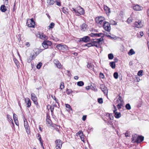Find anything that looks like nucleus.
Wrapping results in <instances>:
<instances>
[{
	"label": "nucleus",
	"instance_id": "nucleus-59",
	"mask_svg": "<svg viewBox=\"0 0 149 149\" xmlns=\"http://www.w3.org/2000/svg\"><path fill=\"white\" fill-rule=\"evenodd\" d=\"M14 61L15 64L17 66L19 64V63L18 61L16 59H14Z\"/></svg>",
	"mask_w": 149,
	"mask_h": 149
},
{
	"label": "nucleus",
	"instance_id": "nucleus-4",
	"mask_svg": "<svg viewBox=\"0 0 149 149\" xmlns=\"http://www.w3.org/2000/svg\"><path fill=\"white\" fill-rule=\"evenodd\" d=\"M104 19V17L100 16L96 17L95 21L97 23L101 24Z\"/></svg>",
	"mask_w": 149,
	"mask_h": 149
},
{
	"label": "nucleus",
	"instance_id": "nucleus-17",
	"mask_svg": "<svg viewBox=\"0 0 149 149\" xmlns=\"http://www.w3.org/2000/svg\"><path fill=\"white\" fill-rule=\"evenodd\" d=\"M87 25L85 24H83L81 26V30L83 31H85L87 30Z\"/></svg>",
	"mask_w": 149,
	"mask_h": 149
},
{
	"label": "nucleus",
	"instance_id": "nucleus-47",
	"mask_svg": "<svg viewBox=\"0 0 149 149\" xmlns=\"http://www.w3.org/2000/svg\"><path fill=\"white\" fill-rule=\"evenodd\" d=\"M66 107L67 108H68V111H70L72 109V108L70 105L68 104H66Z\"/></svg>",
	"mask_w": 149,
	"mask_h": 149
},
{
	"label": "nucleus",
	"instance_id": "nucleus-64",
	"mask_svg": "<svg viewBox=\"0 0 149 149\" xmlns=\"http://www.w3.org/2000/svg\"><path fill=\"white\" fill-rule=\"evenodd\" d=\"M14 121L16 125H19V122L18 120H14Z\"/></svg>",
	"mask_w": 149,
	"mask_h": 149
},
{
	"label": "nucleus",
	"instance_id": "nucleus-13",
	"mask_svg": "<svg viewBox=\"0 0 149 149\" xmlns=\"http://www.w3.org/2000/svg\"><path fill=\"white\" fill-rule=\"evenodd\" d=\"M25 102L27 104V107L28 108L30 107L31 105V101L29 98H27L25 99Z\"/></svg>",
	"mask_w": 149,
	"mask_h": 149
},
{
	"label": "nucleus",
	"instance_id": "nucleus-5",
	"mask_svg": "<svg viewBox=\"0 0 149 149\" xmlns=\"http://www.w3.org/2000/svg\"><path fill=\"white\" fill-rule=\"evenodd\" d=\"M55 143L56 144V149H61L62 144V141L60 139H57L55 141Z\"/></svg>",
	"mask_w": 149,
	"mask_h": 149
},
{
	"label": "nucleus",
	"instance_id": "nucleus-50",
	"mask_svg": "<svg viewBox=\"0 0 149 149\" xmlns=\"http://www.w3.org/2000/svg\"><path fill=\"white\" fill-rule=\"evenodd\" d=\"M143 71L142 70H140L139 71L138 73V75L140 76H141L142 75Z\"/></svg>",
	"mask_w": 149,
	"mask_h": 149
},
{
	"label": "nucleus",
	"instance_id": "nucleus-12",
	"mask_svg": "<svg viewBox=\"0 0 149 149\" xmlns=\"http://www.w3.org/2000/svg\"><path fill=\"white\" fill-rule=\"evenodd\" d=\"M133 8L134 10L136 11H140L143 9L142 7L140 6L138 4L133 6Z\"/></svg>",
	"mask_w": 149,
	"mask_h": 149
},
{
	"label": "nucleus",
	"instance_id": "nucleus-14",
	"mask_svg": "<svg viewBox=\"0 0 149 149\" xmlns=\"http://www.w3.org/2000/svg\"><path fill=\"white\" fill-rule=\"evenodd\" d=\"M104 9L106 13V14L108 15L110 13V9L108 8L107 6L104 5Z\"/></svg>",
	"mask_w": 149,
	"mask_h": 149
},
{
	"label": "nucleus",
	"instance_id": "nucleus-25",
	"mask_svg": "<svg viewBox=\"0 0 149 149\" xmlns=\"http://www.w3.org/2000/svg\"><path fill=\"white\" fill-rule=\"evenodd\" d=\"M109 64L112 68H115L116 67V64L115 62H111Z\"/></svg>",
	"mask_w": 149,
	"mask_h": 149
},
{
	"label": "nucleus",
	"instance_id": "nucleus-49",
	"mask_svg": "<svg viewBox=\"0 0 149 149\" xmlns=\"http://www.w3.org/2000/svg\"><path fill=\"white\" fill-rule=\"evenodd\" d=\"M122 105V103L121 102V103H120L119 104H118L117 105V108L118 109H120L121 108V106Z\"/></svg>",
	"mask_w": 149,
	"mask_h": 149
},
{
	"label": "nucleus",
	"instance_id": "nucleus-39",
	"mask_svg": "<svg viewBox=\"0 0 149 149\" xmlns=\"http://www.w3.org/2000/svg\"><path fill=\"white\" fill-rule=\"evenodd\" d=\"M118 73L117 72H115L113 73V77L115 79H117L118 77Z\"/></svg>",
	"mask_w": 149,
	"mask_h": 149
},
{
	"label": "nucleus",
	"instance_id": "nucleus-28",
	"mask_svg": "<svg viewBox=\"0 0 149 149\" xmlns=\"http://www.w3.org/2000/svg\"><path fill=\"white\" fill-rule=\"evenodd\" d=\"M106 116H109V119L110 120H112L113 119V116L112 114L106 113Z\"/></svg>",
	"mask_w": 149,
	"mask_h": 149
},
{
	"label": "nucleus",
	"instance_id": "nucleus-10",
	"mask_svg": "<svg viewBox=\"0 0 149 149\" xmlns=\"http://www.w3.org/2000/svg\"><path fill=\"white\" fill-rule=\"evenodd\" d=\"M54 62L58 68L60 69H62V65L59 61L57 60H55L54 61Z\"/></svg>",
	"mask_w": 149,
	"mask_h": 149
},
{
	"label": "nucleus",
	"instance_id": "nucleus-3",
	"mask_svg": "<svg viewBox=\"0 0 149 149\" xmlns=\"http://www.w3.org/2000/svg\"><path fill=\"white\" fill-rule=\"evenodd\" d=\"M56 47L59 50H67L68 49V47L67 45H62L61 44H58Z\"/></svg>",
	"mask_w": 149,
	"mask_h": 149
},
{
	"label": "nucleus",
	"instance_id": "nucleus-51",
	"mask_svg": "<svg viewBox=\"0 0 149 149\" xmlns=\"http://www.w3.org/2000/svg\"><path fill=\"white\" fill-rule=\"evenodd\" d=\"M100 77V78L104 79V74L101 72L99 74Z\"/></svg>",
	"mask_w": 149,
	"mask_h": 149
},
{
	"label": "nucleus",
	"instance_id": "nucleus-34",
	"mask_svg": "<svg viewBox=\"0 0 149 149\" xmlns=\"http://www.w3.org/2000/svg\"><path fill=\"white\" fill-rule=\"evenodd\" d=\"M36 136L39 141L40 142H41V141H42V139L40 135L39 134H38L36 135Z\"/></svg>",
	"mask_w": 149,
	"mask_h": 149
},
{
	"label": "nucleus",
	"instance_id": "nucleus-63",
	"mask_svg": "<svg viewBox=\"0 0 149 149\" xmlns=\"http://www.w3.org/2000/svg\"><path fill=\"white\" fill-rule=\"evenodd\" d=\"M89 35L91 37H95V33H91Z\"/></svg>",
	"mask_w": 149,
	"mask_h": 149
},
{
	"label": "nucleus",
	"instance_id": "nucleus-15",
	"mask_svg": "<svg viewBox=\"0 0 149 149\" xmlns=\"http://www.w3.org/2000/svg\"><path fill=\"white\" fill-rule=\"evenodd\" d=\"M135 27L137 28L141 27L142 26L141 22L139 21H138V22H135Z\"/></svg>",
	"mask_w": 149,
	"mask_h": 149
},
{
	"label": "nucleus",
	"instance_id": "nucleus-22",
	"mask_svg": "<svg viewBox=\"0 0 149 149\" xmlns=\"http://www.w3.org/2000/svg\"><path fill=\"white\" fill-rule=\"evenodd\" d=\"M87 67L88 68L91 70L93 69V66L92 64L90 63H88L87 65Z\"/></svg>",
	"mask_w": 149,
	"mask_h": 149
},
{
	"label": "nucleus",
	"instance_id": "nucleus-18",
	"mask_svg": "<svg viewBox=\"0 0 149 149\" xmlns=\"http://www.w3.org/2000/svg\"><path fill=\"white\" fill-rule=\"evenodd\" d=\"M56 105L55 104H53L51 105L50 107V110L52 114L54 113L53 111L54 109V107H56Z\"/></svg>",
	"mask_w": 149,
	"mask_h": 149
},
{
	"label": "nucleus",
	"instance_id": "nucleus-46",
	"mask_svg": "<svg viewBox=\"0 0 149 149\" xmlns=\"http://www.w3.org/2000/svg\"><path fill=\"white\" fill-rule=\"evenodd\" d=\"M98 102L100 104H102L103 103V101L102 98H99L97 100Z\"/></svg>",
	"mask_w": 149,
	"mask_h": 149
},
{
	"label": "nucleus",
	"instance_id": "nucleus-23",
	"mask_svg": "<svg viewBox=\"0 0 149 149\" xmlns=\"http://www.w3.org/2000/svg\"><path fill=\"white\" fill-rule=\"evenodd\" d=\"M103 37H102L100 38L95 39V41H96V43H97L98 44H99L100 43V42L103 41L104 40Z\"/></svg>",
	"mask_w": 149,
	"mask_h": 149
},
{
	"label": "nucleus",
	"instance_id": "nucleus-52",
	"mask_svg": "<svg viewBox=\"0 0 149 149\" xmlns=\"http://www.w3.org/2000/svg\"><path fill=\"white\" fill-rule=\"evenodd\" d=\"M46 120L47 123H48V124L51 125L52 123V121L50 119H46Z\"/></svg>",
	"mask_w": 149,
	"mask_h": 149
},
{
	"label": "nucleus",
	"instance_id": "nucleus-43",
	"mask_svg": "<svg viewBox=\"0 0 149 149\" xmlns=\"http://www.w3.org/2000/svg\"><path fill=\"white\" fill-rule=\"evenodd\" d=\"M133 19L132 17H130L128 18L127 20V22L129 23H130L133 21Z\"/></svg>",
	"mask_w": 149,
	"mask_h": 149
},
{
	"label": "nucleus",
	"instance_id": "nucleus-42",
	"mask_svg": "<svg viewBox=\"0 0 149 149\" xmlns=\"http://www.w3.org/2000/svg\"><path fill=\"white\" fill-rule=\"evenodd\" d=\"M26 132L28 134H30L31 133L29 127L25 128Z\"/></svg>",
	"mask_w": 149,
	"mask_h": 149
},
{
	"label": "nucleus",
	"instance_id": "nucleus-48",
	"mask_svg": "<svg viewBox=\"0 0 149 149\" xmlns=\"http://www.w3.org/2000/svg\"><path fill=\"white\" fill-rule=\"evenodd\" d=\"M13 118L14 120H17V115L15 113H13Z\"/></svg>",
	"mask_w": 149,
	"mask_h": 149
},
{
	"label": "nucleus",
	"instance_id": "nucleus-19",
	"mask_svg": "<svg viewBox=\"0 0 149 149\" xmlns=\"http://www.w3.org/2000/svg\"><path fill=\"white\" fill-rule=\"evenodd\" d=\"M0 10L3 12H5L7 10L6 6L4 5H2L1 6Z\"/></svg>",
	"mask_w": 149,
	"mask_h": 149
},
{
	"label": "nucleus",
	"instance_id": "nucleus-20",
	"mask_svg": "<svg viewBox=\"0 0 149 149\" xmlns=\"http://www.w3.org/2000/svg\"><path fill=\"white\" fill-rule=\"evenodd\" d=\"M137 136H137V135L136 134H135L132 135V142L134 143L136 142V139Z\"/></svg>",
	"mask_w": 149,
	"mask_h": 149
},
{
	"label": "nucleus",
	"instance_id": "nucleus-24",
	"mask_svg": "<svg viewBox=\"0 0 149 149\" xmlns=\"http://www.w3.org/2000/svg\"><path fill=\"white\" fill-rule=\"evenodd\" d=\"M135 54V52L133 49H130L128 52V54L129 56Z\"/></svg>",
	"mask_w": 149,
	"mask_h": 149
},
{
	"label": "nucleus",
	"instance_id": "nucleus-58",
	"mask_svg": "<svg viewBox=\"0 0 149 149\" xmlns=\"http://www.w3.org/2000/svg\"><path fill=\"white\" fill-rule=\"evenodd\" d=\"M96 42L95 41H93V42H92L91 43V44L92 46H95V44L96 43Z\"/></svg>",
	"mask_w": 149,
	"mask_h": 149
},
{
	"label": "nucleus",
	"instance_id": "nucleus-62",
	"mask_svg": "<svg viewBox=\"0 0 149 149\" xmlns=\"http://www.w3.org/2000/svg\"><path fill=\"white\" fill-rule=\"evenodd\" d=\"M95 46L96 47H100V45L98 44L97 43H96L95 45Z\"/></svg>",
	"mask_w": 149,
	"mask_h": 149
},
{
	"label": "nucleus",
	"instance_id": "nucleus-61",
	"mask_svg": "<svg viewBox=\"0 0 149 149\" xmlns=\"http://www.w3.org/2000/svg\"><path fill=\"white\" fill-rule=\"evenodd\" d=\"M72 9L73 11L74 12V13L77 14V13H79L78 11L76 10V8H72Z\"/></svg>",
	"mask_w": 149,
	"mask_h": 149
},
{
	"label": "nucleus",
	"instance_id": "nucleus-55",
	"mask_svg": "<svg viewBox=\"0 0 149 149\" xmlns=\"http://www.w3.org/2000/svg\"><path fill=\"white\" fill-rule=\"evenodd\" d=\"M35 58V56L34 55H33L31 56H30L29 57V58L31 60H33Z\"/></svg>",
	"mask_w": 149,
	"mask_h": 149
},
{
	"label": "nucleus",
	"instance_id": "nucleus-1",
	"mask_svg": "<svg viewBox=\"0 0 149 149\" xmlns=\"http://www.w3.org/2000/svg\"><path fill=\"white\" fill-rule=\"evenodd\" d=\"M103 27L107 31L109 32L111 29L110 24L109 22L104 21L103 22Z\"/></svg>",
	"mask_w": 149,
	"mask_h": 149
},
{
	"label": "nucleus",
	"instance_id": "nucleus-45",
	"mask_svg": "<svg viewBox=\"0 0 149 149\" xmlns=\"http://www.w3.org/2000/svg\"><path fill=\"white\" fill-rule=\"evenodd\" d=\"M45 41L46 43H47V45H48V46H50L52 45V43L51 41H49V40H45Z\"/></svg>",
	"mask_w": 149,
	"mask_h": 149
},
{
	"label": "nucleus",
	"instance_id": "nucleus-57",
	"mask_svg": "<svg viewBox=\"0 0 149 149\" xmlns=\"http://www.w3.org/2000/svg\"><path fill=\"white\" fill-rule=\"evenodd\" d=\"M4 1V3L6 5H8V0H3Z\"/></svg>",
	"mask_w": 149,
	"mask_h": 149
},
{
	"label": "nucleus",
	"instance_id": "nucleus-60",
	"mask_svg": "<svg viewBox=\"0 0 149 149\" xmlns=\"http://www.w3.org/2000/svg\"><path fill=\"white\" fill-rule=\"evenodd\" d=\"M86 115L83 116L82 118V120L83 121H85L86 120Z\"/></svg>",
	"mask_w": 149,
	"mask_h": 149
},
{
	"label": "nucleus",
	"instance_id": "nucleus-33",
	"mask_svg": "<svg viewBox=\"0 0 149 149\" xmlns=\"http://www.w3.org/2000/svg\"><path fill=\"white\" fill-rule=\"evenodd\" d=\"M125 107L128 110H129L131 109V106L129 103L126 104L125 105Z\"/></svg>",
	"mask_w": 149,
	"mask_h": 149
},
{
	"label": "nucleus",
	"instance_id": "nucleus-27",
	"mask_svg": "<svg viewBox=\"0 0 149 149\" xmlns=\"http://www.w3.org/2000/svg\"><path fill=\"white\" fill-rule=\"evenodd\" d=\"M54 1L53 0H47V3L48 5H52L54 3Z\"/></svg>",
	"mask_w": 149,
	"mask_h": 149
},
{
	"label": "nucleus",
	"instance_id": "nucleus-31",
	"mask_svg": "<svg viewBox=\"0 0 149 149\" xmlns=\"http://www.w3.org/2000/svg\"><path fill=\"white\" fill-rule=\"evenodd\" d=\"M55 24L53 22H52L50 24V25L48 26V29H52L53 28Z\"/></svg>",
	"mask_w": 149,
	"mask_h": 149
},
{
	"label": "nucleus",
	"instance_id": "nucleus-41",
	"mask_svg": "<svg viewBox=\"0 0 149 149\" xmlns=\"http://www.w3.org/2000/svg\"><path fill=\"white\" fill-rule=\"evenodd\" d=\"M42 65V63L40 62L36 66V68L38 69L40 68Z\"/></svg>",
	"mask_w": 149,
	"mask_h": 149
},
{
	"label": "nucleus",
	"instance_id": "nucleus-29",
	"mask_svg": "<svg viewBox=\"0 0 149 149\" xmlns=\"http://www.w3.org/2000/svg\"><path fill=\"white\" fill-rule=\"evenodd\" d=\"M42 45L43 47L45 49L48 48V46L47 45V43H46L45 41H44L42 43Z\"/></svg>",
	"mask_w": 149,
	"mask_h": 149
},
{
	"label": "nucleus",
	"instance_id": "nucleus-36",
	"mask_svg": "<svg viewBox=\"0 0 149 149\" xmlns=\"http://www.w3.org/2000/svg\"><path fill=\"white\" fill-rule=\"evenodd\" d=\"M108 58L109 59H112L113 58V55L112 54H109L108 55Z\"/></svg>",
	"mask_w": 149,
	"mask_h": 149
},
{
	"label": "nucleus",
	"instance_id": "nucleus-35",
	"mask_svg": "<svg viewBox=\"0 0 149 149\" xmlns=\"http://www.w3.org/2000/svg\"><path fill=\"white\" fill-rule=\"evenodd\" d=\"M79 136L81 141H84V136L83 135V134L82 132L81 133H80V134L79 135Z\"/></svg>",
	"mask_w": 149,
	"mask_h": 149
},
{
	"label": "nucleus",
	"instance_id": "nucleus-44",
	"mask_svg": "<svg viewBox=\"0 0 149 149\" xmlns=\"http://www.w3.org/2000/svg\"><path fill=\"white\" fill-rule=\"evenodd\" d=\"M72 92V91L71 89H67L66 90V93L68 95H69Z\"/></svg>",
	"mask_w": 149,
	"mask_h": 149
},
{
	"label": "nucleus",
	"instance_id": "nucleus-30",
	"mask_svg": "<svg viewBox=\"0 0 149 149\" xmlns=\"http://www.w3.org/2000/svg\"><path fill=\"white\" fill-rule=\"evenodd\" d=\"M44 49H36V50H37V51H36V56H37V55L39 54L40 53H41L43 50Z\"/></svg>",
	"mask_w": 149,
	"mask_h": 149
},
{
	"label": "nucleus",
	"instance_id": "nucleus-53",
	"mask_svg": "<svg viewBox=\"0 0 149 149\" xmlns=\"http://www.w3.org/2000/svg\"><path fill=\"white\" fill-rule=\"evenodd\" d=\"M56 2L57 5L59 6H61V2L57 0L56 1Z\"/></svg>",
	"mask_w": 149,
	"mask_h": 149
},
{
	"label": "nucleus",
	"instance_id": "nucleus-54",
	"mask_svg": "<svg viewBox=\"0 0 149 149\" xmlns=\"http://www.w3.org/2000/svg\"><path fill=\"white\" fill-rule=\"evenodd\" d=\"M121 97L120 95L119 96L118 98V99L117 101L118 102L119 101H120V103H121V102L122 103V100H121Z\"/></svg>",
	"mask_w": 149,
	"mask_h": 149
},
{
	"label": "nucleus",
	"instance_id": "nucleus-56",
	"mask_svg": "<svg viewBox=\"0 0 149 149\" xmlns=\"http://www.w3.org/2000/svg\"><path fill=\"white\" fill-rule=\"evenodd\" d=\"M85 13L83 9H81V13H78V14H79L80 15H84Z\"/></svg>",
	"mask_w": 149,
	"mask_h": 149
},
{
	"label": "nucleus",
	"instance_id": "nucleus-7",
	"mask_svg": "<svg viewBox=\"0 0 149 149\" xmlns=\"http://www.w3.org/2000/svg\"><path fill=\"white\" fill-rule=\"evenodd\" d=\"M113 107V113L114 114L115 117L117 118H119L121 117V113H118V112L116 111L117 109L116 106L114 105Z\"/></svg>",
	"mask_w": 149,
	"mask_h": 149
},
{
	"label": "nucleus",
	"instance_id": "nucleus-40",
	"mask_svg": "<svg viewBox=\"0 0 149 149\" xmlns=\"http://www.w3.org/2000/svg\"><path fill=\"white\" fill-rule=\"evenodd\" d=\"M142 104V100L141 99H139V104L137 105V107H141Z\"/></svg>",
	"mask_w": 149,
	"mask_h": 149
},
{
	"label": "nucleus",
	"instance_id": "nucleus-26",
	"mask_svg": "<svg viewBox=\"0 0 149 149\" xmlns=\"http://www.w3.org/2000/svg\"><path fill=\"white\" fill-rule=\"evenodd\" d=\"M24 125L25 128H26V127H29L26 120V119H24Z\"/></svg>",
	"mask_w": 149,
	"mask_h": 149
},
{
	"label": "nucleus",
	"instance_id": "nucleus-8",
	"mask_svg": "<svg viewBox=\"0 0 149 149\" xmlns=\"http://www.w3.org/2000/svg\"><path fill=\"white\" fill-rule=\"evenodd\" d=\"M100 88L105 94H107L108 93L107 88L104 85L102 84L101 85Z\"/></svg>",
	"mask_w": 149,
	"mask_h": 149
},
{
	"label": "nucleus",
	"instance_id": "nucleus-32",
	"mask_svg": "<svg viewBox=\"0 0 149 149\" xmlns=\"http://www.w3.org/2000/svg\"><path fill=\"white\" fill-rule=\"evenodd\" d=\"M77 85L79 86H81L84 85V83L82 81H79L77 82Z\"/></svg>",
	"mask_w": 149,
	"mask_h": 149
},
{
	"label": "nucleus",
	"instance_id": "nucleus-9",
	"mask_svg": "<svg viewBox=\"0 0 149 149\" xmlns=\"http://www.w3.org/2000/svg\"><path fill=\"white\" fill-rule=\"evenodd\" d=\"M90 38L88 36H85L84 37L80 39V40L79 41V42L81 41L84 42L85 43L88 42L90 41Z\"/></svg>",
	"mask_w": 149,
	"mask_h": 149
},
{
	"label": "nucleus",
	"instance_id": "nucleus-6",
	"mask_svg": "<svg viewBox=\"0 0 149 149\" xmlns=\"http://www.w3.org/2000/svg\"><path fill=\"white\" fill-rule=\"evenodd\" d=\"M31 99L33 101L35 104L36 105H38V103L37 102V97L34 93H32L31 94Z\"/></svg>",
	"mask_w": 149,
	"mask_h": 149
},
{
	"label": "nucleus",
	"instance_id": "nucleus-11",
	"mask_svg": "<svg viewBox=\"0 0 149 149\" xmlns=\"http://www.w3.org/2000/svg\"><path fill=\"white\" fill-rule=\"evenodd\" d=\"M144 137L142 136H139L137 137L136 142L138 143L142 142L144 140Z\"/></svg>",
	"mask_w": 149,
	"mask_h": 149
},
{
	"label": "nucleus",
	"instance_id": "nucleus-2",
	"mask_svg": "<svg viewBox=\"0 0 149 149\" xmlns=\"http://www.w3.org/2000/svg\"><path fill=\"white\" fill-rule=\"evenodd\" d=\"M26 24L29 27L34 28L35 27V22L33 18L28 19Z\"/></svg>",
	"mask_w": 149,
	"mask_h": 149
},
{
	"label": "nucleus",
	"instance_id": "nucleus-38",
	"mask_svg": "<svg viewBox=\"0 0 149 149\" xmlns=\"http://www.w3.org/2000/svg\"><path fill=\"white\" fill-rule=\"evenodd\" d=\"M110 25H116V24L117 23L116 22L114 21L113 20H111L110 21Z\"/></svg>",
	"mask_w": 149,
	"mask_h": 149
},
{
	"label": "nucleus",
	"instance_id": "nucleus-16",
	"mask_svg": "<svg viewBox=\"0 0 149 149\" xmlns=\"http://www.w3.org/2000/svg\"><path fill=\"white\" fill-rule=\"evenodd\" d=\"M39 37L40 38L42 39L47 40L48 38L47 36L42 33H41L39 34Z\"/></svg>",
	"mask_w": 149,
	"mask_h": 149
},
{
	"label": "nucleus",
	"instance_id": "nucleus-21",
	"mask_svg": "<svg viewBox=\"0 0 149 149\" xmlns=\"http://www.w3.org/2000/svg\"><path fill=\"white\" fill-rule=\"evenodd\" d=\"M104 34L102 33H95V37H104Z\"/></svg>",
	"mask_w": 149,
	"mask_h": 149
},
{
	"label": "nucleus",
	"instance_id": "nucleus-37",
	"mask_svg": "<svg viewBox=\"0 0 149 149\" xmlns=\"http://www.w3.org/2000/svg\"><path fill=\"white\" fill-rule=\"evenodd\" d=\"M64 88V83L63 82H61L60 84V88L61 90H62Z\"/></svg>",
	"mask_w": 149,
	"mask_h": 149
}]
</instances>
